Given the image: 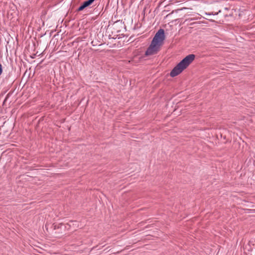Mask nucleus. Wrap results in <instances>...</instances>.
Returning <instances> with one entry per match:
<instances>
[{
	"label": "nucleus",
	"instance_id": "obj_2",
	"mask_svg": "<svg viewBox=\"0 0 255 255\" xmlns=\"http://www.w3.org/2000/svg\"><path fill=\"white\" fill-rule=\"evenodd\" d=\"M195 58L194 54H190L186 56L171 71L170 76L174 77L179 75L193 61Z\"/></svg>",
	"mask_w": 255,
	"mask_h": 255
},
{
	"label": "nucleus",
	"instance_id": "obj_3",
	"mask_svg": "<svg viewBox=\"0 0 255 255\" xmlns=\"http://www.w3.org/2000/svg\"><path fill=\"white\" fill-rule=\"evenodd\" d=\"M95 0H88L87 1H85L82 5H81L78 9V11H82L86 7L90 5Z\"/></svg>",
	"mask_w": 255,
	"mask_h": 255
},
{
	"label": "nucleus",
	"instance_id": "obj_4",
	"mask_svg": "<svg viewBox=\"0 0 255 255\" xmlns=\"http://www.w3.org/2000/svg\"><path fill=\"white\" fill-rule=\"evenodd\" d=\"M2 72V70L1 65L0 64V75L1 74Z\"/></svg>",
	"mask_w": 255,
	"mask_h": 255
},
{
	"label": "nucleus",
	"instance_id": "obj_1",
	"mask_svg": "<svg viewBox=\"0 0 255 255\" xmlns=\"http://www.w3.org/2000/svg\"><path fill=\"white\" fill-rule=\"evenodd\" d=\"M164 39V31L163 29H160L153 37L150 45L145 52V55L150 56L156 54L163 44Z\"/></svg>",
	"mask_w": 255,
	"mask_h": 255
}]
</instances>
